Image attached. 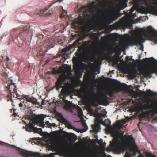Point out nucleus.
<instances>
[{"mask_svg": "<svg viewBox=\"0 0 157 157\" xmlns=\"http://www.w3.org/2000/svg\"><path fill=\"white\" fill-rule=\"evenodd\" d=\"M146 29L147 31L143 29L137 28L136 31L138 34V36H132L126 42L121 44L120 47L117 46L115 48H113L112 50H109V53L112 54L113 52H116L117 51L125 49L129 45L133 46L141 44L145 41L143 35L145 36H147L148 35L151 36L152 40L155 44H157V31L154 29L151 26L147 27Z\"/></svg>", "mask_w": 157, "mask_h": 157, "instance_id": "f257e3e1", "label": "nucleus"}, {"mask_svg": "<svg viewBox=\"0 0 157 157\" xmlns=\"http://www.w3.org/2000/svg\"><path fill=\"white\" fill-rule=\"evenodd\" d=\"M128 140V144L126 145L121 144L117 143V140L113 139L112 142L110 143L111 146L119 153L124 152L127 150L128 147L132 146L130 148L129 151H127L124 157H132V156H136V153H138V146L135 144V142L133 138L131 136L128 135L127 137Z\"/></svg>", "mask_w": 157, "mask_h": 157, "instance_id": "f03ea898", "label": "nucleus"}, {"mask_svg": "<svg viewBox=\"0 0 157 157\" xmlns=\"http://www.w3.org/2000/svg\"><path fill=\"white\" fill-rule=\"evenodd\" d=\"M66 79L65 75H61L59 76L55 83V87L56 90H59L60 88H62L60 94V98H64L66 96H69L73 92L72 89L68 85H66L64 86H62L65 83Z\"/></svg>", "mask_w": 157, "mask_h": 157, "instance_id": "7ed1b4c3", "label": "nucleus"}, {"mask_svg": "<svg viewBox=\"0 0 157 157\" xmlns=\"http://www.w3.org/2000/svg\"><path fill=\"white\" fill-rule=\"evenodd\" d=\"M147 103L144 104H141V109L147 110L151 109L149 112L145 111L139 115V117L140 119L145 118L147 115H148L149 113H157V100L155 99L154 102H153L152 100L148 99L147 101Z\"/></svg>", "mask_w": 157, "mask_h": 157, "instance_id": "20e7f679", "label": "nucleus"}, {"mask_svg": "<svg viewBox=\"0 0 157 157\" xmlns=\"http://www.w3.org/2000/svg\"><path fill=\"white\" fill-rule=\"evenodd\" d=\"M2 79L5 83H6L5 86H6L7 84L6 88L7 91L10 94L11 96H12V93L11 92L12 90H13L14 93L16 94V98L18 99H20L22 98V95L20 93H18L17 92L18 88L17 87L15 84L14 83H13L12 80L8 78L7 77V75H6L2 77Z\"/></svg>", "mask_w": 157, "mask_h": 157, "instance_id": "39448f33", "label": "nucleus"}, {"mask_svg": "<svg viewBox=\"0 0 157 157\" xmlns=\"http://www.w3.org/2000/svg\"><path fill=\"white\" fill-rule=\"evenodd\" d=\"M127 6L126 3H119L116 10L113 12L111 15L110 17L106 20V22L108 24H110L120 17L123 14L120 12L121 9H123Z\"/></svg>", "mask_w": 157, "mask_h": 157, "instance_id": "423d86ee", "label": "nucleus"}, {"mask_svg": "<svg viewBox=\"0 0 157 157\" xmlns=\"http://www.w3.org/2000/svg\"><path fill=\"white\" fill-rule=\"evenodd\" d=\"M132 26V24L130 22H127L125 17H123L118 21L110 25L109 28L113 30L125 29L127 28L131 29Z\"/></svg>", "mask_w": 157, "mask_h": 157, "instance_id": "0eeeda50", "label": "nucleus"}, {"mask_svg": "<svg viewBox=\"0 0 157 157\" xmlns=\"http://www.w3.org/2000/svg\"><path fill=\"white\" fill-rule=\"evenodd\" d=\"M30 26L28 25L25 26H24L20 30L18 34L20 36H23L25 38H26L27 36H32V31L30 29Z\"/></svg>", "mask_w": 157, "mask_h": 157, "instance_id": "6e6552de", "label": "nucleus"}, {"mask_svg": "<svg viewBox=\"0 0 157 157\" xmlns=\"http://www.w3.org/2000/svg\"><path fill=\"white\" fill-rule=\"evenodd\" d=\"M104 117V115L102 114H100L98 115V117L95 119V122H96L95 124L92 125L93 130L94 132H98L99 130L101 129L100 125L99 122L101 121V117Z\"/></svg>", "mask_w": 157, "mask_h": 157, "instance_id": "1a4fd4ad", "label": "nucleus"}, {"mask_svg": "<svg viewBox=\"0 0 157 157\" xmlns=\"http://www.w3.org/2000/svg\"><path fill=\"white\" fill-rule=\"evenodd\" d=\"M143 13L146 14L149 13L157 15V5L144 7L143 9Z\"/></svg>", "mask_w": 157, "mask_h": 157, "instance_id": "9d476101", "label": "nucleus"}, {"mask_svg": "<svg viewBox=\"0 0 157 157\" xmlns=\"http://www.w3.org/2000/svg\"><path fill=\"white\" fill-rule=\"evenodd\" d=\"M52 4L50 5L47 8H45L42 10H38L37 14L42 15L44 14L47 16H48L52 13V11L49 10V8L52 5Z\"/></svg>", "mask_w": 157, "mask_h": 157, "instance_id": "9b49d317", "label": "nucleus"}, {"mask_svg": "<svg viewBox=\"0 0 157 157\" xmlns=\"http://www.w3.org/2000/svg\"><path fill=\"white\" fill-rule=\"evenodd\" d=\"M118 87L120 89L123 90L127 92H129L131 91L130 87L125 84L120 83L118 86Z\"/></svg>", "mask_w": 157, "mask_h": 157, "instance_id": "f8f14e48", "label": "nucleus"}, {"mask_svg": "<svg viewBox=\"0 0 157 157\" xmlns=\"http://www.w3.org/2000/svg\"><path fill=\"white\" fill-rule=\"evenodd\" d=\"M25 100L27 102L32 103L33 104L39 105V103L37 101V100L34 97H29L28 96H26L25 97Z\"/></svg>", "mask_w": 157, "mask_h": 157, "instance_id": "ddd939ff", "label": "nucleus"}, {"mask_svg": "<svg viewBox=\"0 0 157 157\" xmlns=\"http://www.w3.org/2000/svg\"><path fill=\"white\" fill-rule=\"evenodd\" d=\"M90 37L95 42H98L99 41V35L96 33L90 32Z\"/></svg>", "mask_w": 157, "mask_h": 157, "instance_id": "4468645a", "label": "nucleus"}, {"mask_svg": "<svg viewBox=\"0 0 157 157\" xmlns=\"http://www.w3.org/2000/svg\"><path fill=\"white\" fill-rule=\"evenodd\" d=\"M26 130L27 131L31 132L32 131H34L35 129H37V128L33 126V124L31 122H30L28 124H27L26 125Z\"/></svg>", "mask_w": 157, "mask_h": 157, "instance_id": "2eb2a0df", "label": "nucleus"}, {"mask_svg": "<svg viewBox=\"0 0 157 157\" xmlns=\"http://www.w3.org/2000/svg\"><path fill=\"white\" fill-rule=\"evenodd\" d=\"M44 117L43 115H39L37 117V119L39 120V126L40 127L44 128L45 126V124L44 123Z\"/></svg>", "mask_w": 157, "mask_h": 157, "instance_id": "dca6fc26", "label": "nucleus"}, {"mask_svg": "<svg viewBox=\"0 0 157 157\" xmlns=\"http://www.w3.org/2000/svg\"><path fill=\"white\" fill-rule=\"evenodd\" d=\"M138 153L139 155L137 157H144V156L141 153L140 150H138ZM145 157H156L155 155H153L152 153L147 152H145Z\"/></svg>", "mask_w": 157, "mask_h": 157, "instance_id": "f3484780", "label": "nucleus"}, {"mask_svg": "<svg viewBox=\"0 0 157 157\" xmlns=\"http://www.w3.org/2000/svg\"><path fill=\"white\" fill-rule=\"evenodd\" d=\"M75 46L73 43L71 45H70L62 49V51L63 52L65 53L67 52L70 50L71 49L74 48Z\"/></svg>", "mask_w": 157, "mask_h": 157, "instance_id": "a211bd4d", "label": "nucleus"}, {"mask_svg": "<svg viewBox=\"0 0 157 157\" xmlns=\"http://www.w3.org/2000/svg\"><path fill=\"white\" fill-rule=\"evenodd\" d=\"M52 43L49 40H47L44 43V45L47 48H50L53 47Z\"/></svg>", "mask_w": 157, "mask_h": 157, "instance_id": "6ab92c4d", "label": "nucleus"}, {"mask_svg": "<svg viewBox=\"0 0 157 157\" xmlns=\"http://www.w3.org/2000/svg\"><path fill=\"white\" fill-rule=\"evenodd\" d=\"M108 97L105 95H104L102 98L100 99L99 101L101 104H104L108 102Z\"/></svg>", "mask_w": 157, "mask_h": 157, "instance_id": "aec40b11", "label": "nucleus"}, {"mask_svg": "<svg viewBox=\"0 0 157 157\" xmlns=\"http://www.w3.org/2000/svg\"><path fill=\"white\" fill-rule=\"evenodd\" d=\"M80 24V22L78 20H75L73 21L71 23L73 28L75 29H77L78 28V25Z\"/></svg>", "mask_w": 157, "mask_h": 157, "instance_id": "412c9836", "label": "nucleus"}, {"mask_svg": "<svg viewBox=\"0 0 157 157\" xmlns=\"http://www.w3.org/2000/svg\"><path fill=\"white\" fill-rule=\"evenodd\" d=\"M63 123L69 129H71L72 128V126L71 124L66 119L63 120Z\"/></svg>", "mask_w": 157, "mask_h": 157, "instance_id": "4be33fe9", "label": "nucleus"}, {"mask_svg": "<svg viewBox=\"0 0 157 157\" xmlns=\"http://www.w3.org/2000/svg\"><path fill=\"white\" fill-rule=\"evenodd\" d=\"M78 96L82 98H83L85 97V92L82 90H79L78 92Z\"/></svg>", "mask_w": 157, "mask_h": 157, "instance_id": "5701e85b", "label": "nucleus"}, {"mask_svg": "<svg viewBox=\"0 0 157 157\" xmlns=\"http://www.w3.org/2000/svg\"><path fill=\"white\" fill-rule=\"evenodd\" d=\"M126 123V120L124 119H123L121 120L120 121H117V124H115L117 127H120L121 126V123H122L123 124H124Z\"/></svg>", "mask_w": 157, "mask_h": 157, "instance_id": "b1692460", "label": "nucleus"}, {"mask_svg": "<svg viewBox=\"0 0 157 157\" xmlns=\"http://www.w3.org/2000/svg\"><path fill=\"white\" fill-rule=\"evenodd\" d=\"M148 94L150 96L152 97L157 96V93L155 92H153L152 91L150 90H147Z\"/></svg>", "mask_w": 157, "mask_h": 157, "instance_id": "393cba45", "label": "nucleus"}, {"mask_svg": "<svg viewBox=\"0 0 157 157\" xmlns=\"http://www.w3.org/2000/svg\"><path fill=\"white\" fill-rule=\"evenodd\" d=\"M74 58L75 59V61L74 62V68L77 69L78 68V59L77 57H75Z\"/></svg>", "mask_w": 157, "mask_h": 157, "instance_id": "a878e982", "label": "nucleus"}, {"mask_svg": "<svg viewBox=\"0 0 157 157\" xmlns=\"http://www.w3.org/2000/svg\"><path fill=\"white\" fill-rule=\"evenodd\" d=\"M136 94L139 97H141L143 95L145 94V92L139 90L138 91L136 92Z\"/></svg>", "mask_w": 157, "mask_h": 157, "instance_id": "bb28decb", "label": "nucleus"}, {"mask_svg": "<svg viewBox=\"0 0 157 157\" xmlns=\"http://www.w3.org/2000/svg\"><path fill=\"white\" fill-rule=\"evenodd\" d=\"M77 111L79 117H81L83 116L82 110L79 107H78V108L77 109Z\"/></svg>", "mask_w": 157, "mask_h": 157, "instance_id": "cd10ccee", "label": "nucleus"}, {"mask_svg": "<svg viewBox=\"0 0 157 157\" xmlns=\"http://www.w3.org/2000/svg\"><path fill=\"white\" fill-rule=\"evenodd\" d=\"M46 124H47V126L48 127H51V126H53L55 127V124H51L49 123L48 121L46 122Z\"/></svg>", "mask_w": 157, "mask_h": 157, "instance_id": "c85d7f7f", "label": "nucleus"}, {"mask_svg": "<svg viewBox=\"0 0 157 157\" xmlns=\"http://www.w3.org/2000/svg\"><path fill=\"white\" fill-rule=\"evenodd\" d=\"M79 41V39H77L73 43V44L75 46H78L80 44Z\"/></svg>", "mask_w": 157, "mask_h": 157, "instance_id": "c756f323", "label": "nucleus"}, {"mask_svg": "<svg viewBox=\"0 0 157 157\" xmlns=\"http://www.w3.org/2000/svg\"><path fill=\"white\" fill-rule=\"evenodd\" d=\"M52 148L55 151H57L58 150H59L57 146L56 145L53 146H52Z\"/></svg>", "mask_w": 157, "mask_h": 157, "instance_id": "7c9ffc66", "label": "nucleus"}, {"mask_svg": "<svg viewBox=\"0 0 157 157\" xmlns=\"http://www.w3.org/2000/svg\"><path fill=\"white\" fill-rule=\"evenodd\" d=\"M42 131V130L41 128H37V129H35L34 132H41Z\"/></svg>", "mask_w": 157, "mask_h": 157, "instance_id": "2f4dec72", "label": "nucleus"}, {"mask_svg": "<svg viewBox=\"0 0 157 157\" xmlns=\"http://www.w3.org/2000/svg\"><path fill=\"white\" fill-rule=\"evenodd\" d=\"M82 125L84 126L85 128L86 129V130L88 129V127L85 122H82Z\"/></svg>", "mask_w": 157, "mask_h": 157, "instance_id": "473e14b6", "label": "nucleus"}, {"mask_svg": "<svg viewBox=\"0 0 157 157\" xmlns=\"http://www.w3.org/2000/svg\"><path fill=\"white\" fill-rule=\"evenodd\" d=\"M118 61L117 60H114L113 62V63L114 65H117L118 63Z\"/></svg>", "mask_w": 157, "mask_h": 157, "instance_id": "72a5a7b5", "label": "nucleus"}, {"mask_svg": "<svg viewBox=\"0 0 157 157\" xmlns=\"http://www.w3.org/2000/svg\"><path fill=\"white\" fill-rule=\"evenodd\" d=\"M125 59L126 60H127V62H128V61H130V58L129 56H127L126 57Z\"/></svg>", "mask_w": 157, "mask_h": 157, "instance_id": "f704fd0d", "label": "nucleus"}, {"mask_svg": "<svg viewBox=\"0 0 157 157\" xmlns=\"http://www.w3.org/2000/svg\"><path fill=\"white\" fill-rule=\"evenodd\" d=\"M109 36H105L102 37V38L104 39H105V40H107L109 38Z\"/></svg>", "mask_w": 157, "mask_h": 157, "instance_id": "c9c22d12", "label": "nucleus"}, {"mask_svg": "<svg viewBox=\"0 0 157 157\" xmlns=\"http://www.w3.org/2000/svg\"><path fill=\"white\" fill-rule=\"evenodd\" d=\"M5 58V59H6V64L7 62L9 61V58L7 56H6V57Z\"/></svg>", "mask_w": 157, "mask_h": 157, "instance_id": "e433bc0d", "label": "nucleus"}, {"mask_svg": "<svg viewBox=\"0 0 157 157\" xmlns=\"http://www.w3.org/2000/svg\"><path fill=\"white\" fill-rule=\"evenodd\" d=\"M65 16V15L63 13H61L60 14V17L61 18Z\"/></svg>", "mask_w": 157, "mask_h": 157, "instance_id": "4c0bfd02", "label": "nucleus"}, {"mask_svg": "<svg viewBox=\"0 0 157 157\" xmlns=\"http://www.w3.org/2000/svg\"><path fill=\"white\" fill-rule=\"evenodd\" d=\"M5 144V143L4 142H2L1 141H0V144L1 145H4Z\"/></svg>", "mask_w": 157, "mask_h": 157, "instance_id": "58836bf2", "label": "nucleus"}, {"mask_svg": "<svg viewBox=\"0 0 157 157\" xmlns=\"http://www.w3.org/2000/svg\"><path fill=\"white\" fill-rule=\"evenodd\" d=\"M98 8V12L99 13H101V10Z\"/></svg>", "mask_w": 157, "mask_h": 157, "instance_id": "ea45409f", "label": "nucleus"}, {"mask_svg": "<svg viewBox=\"0 0 157 157\" xmlns=\"http://www.w3.org/2000/svg\"><path fill=\"white\" fill-rule=\"evenodd\" d=\"M19 105L20 107H22L23 106V104L21 103H20Z\"/></svg>", "mask_w": 157, "mask_h": 157, "instance_id": "a19ab883", "label": "nucleus"}, {"mask_svg": "<svg viewBox=\"0 0 157 157\" xmlns=\"http://www.w3.org/2000/svg\"><path fill=\"white\" fill-rule=\"evenodd\" d=\"M91 13H94V10L93 8L91 9Z\"/></svg>", "mask_w": 157, "mask_h": 157, "instance_id": "79ce46f5", "label": "nucleus"}, {"mask_svg": "<svg viewBox=\"0 0 157 157\" xmlns=\"http://www.w3.org/2000/svg\"><path fill=\"white\" fill-rule=\"evenodd\" d=\"M12 115L14 116V117H15L16 116H17V114L15 113H13V114Z\"/></svg>", "mask_w": 157, "mask_h": 157, "instance_id": "37998d69", "label": "nucleus"}, {"mask_svg": "<svg viewBox=\"0 0 157 157\" xmlns=\"http://www.w3.org/2000/svg\"><path fill=\"white\" fill-rule=\"evenodd\" d=\"M67 69H68V70L70 71L71 70V68L70 67H69V68H68Z\"/></svg>", "mask_w": 157, "mask_h": 157, "instance_id": "c03bdc74", "label": "nucleus"}, {"mask_svg": "<svg viewBox=\"0 0 157 157\" xmlns=\"http://www.w3.org/2000/svg\"><path fill=\"white\" fill-rule=\"evenodd\" d=\"M130 61H134V60L132 59V58L131 57V58H130Z\"/></svg>", "mask_w": 157, "mask_h": 157, "instance_id": "a18cd8bd", "label": "nucleus"}, {"mask_svg": "<svg viewBox=\"0 0 157 157\" xmlns=\"http://www.w3.org/2000/svg\"><path fill=\"white\" fill-rule=\"evenodd\" d=\"M140 58H141V56L140 55H139V59H140Z\"/></svg>", "mask_w": 157, "mask_h": 157, "instance_id": "49530a36", "label": "nucleus"}, {"mask_svg": "<svg viewBox=\"0 0 157 157\" xmlns=\"http://www.w3.org/2000/svg\"><path fill=\"white\" fill-rule=\"evenodd\" d=\"M102 146H103V147H105V144H103Z\"/></svg>", "mask_w": 157, "mask_h": 157, "instance_id": "de8ad7c7", "label": "nucleus"}, {"mask_svg": "<svg viewBox=\"0 0 157 157\" xmlns=\"http://www.w3.org/2000/svg\"><path fill=\"white\" fill-rule=\"evenodd\" d=\"M99 61H100V60H99V59H97V60H96V62H99Z\"/></svg>", "mask_w": 157, "mask_h": 157, "instance_id": "09e8293b", "label": "nucleus"}, {"mask_svg": "<svg viewBox=\"0 0 157 157\" xmlns=\"http://www.w3.org/2000/svg\"><path fill=\"white\" fill-rule=\"evenodd\" d=\"M101 122L103 123H104L105 122H104V121H103L102 120H101Z\"/></svg>", "mask_w": 157, "mask_h": 157, "instance_id": "8fccbe9b", "label": "nucleus"}, {"mask_svg": "<svg viewBox=\"0 0 157 157\" xmlns=\"http://www.w3.org/2000/svg\"><path fill=\"white\" fill-rule=\"evenodd\" d=\"M94 60H96V58L95 57H94Z\"/></svg>", "mask_w": 157, "mask_h": 157, "instance_id": "3c124183", "label": "nucleus"}, {"mask_svg": "<svg viewBox=\"0 0 157 157\" xmlns=\"http://www.w3.org/2000/svg\"><path fill=\"white\" fill-rule=\"evenodd\" d=\"M54 71H55V73H56V70H55V69H54Z\"/></svg>", "mask_w": 157, "mask_h": 157, "instance_id": "603ef678", "label": "nucleus"}, {"mask_svg": "<svg viewBox=\"0 0 157 157\" xmlns=\"http://www.w3.org/2000/svg\"><path fill=\"white\" fill-rule=\"evenodd\" d=\"M66 107L67 108H69V107H68V106H66Z\"/></svg>", "mask_w": 157, "mask_h": 157, "instance_id": "864d4df0", "label": "nucleus"}, {"mask_svg": "<svg viewBox=\"0 0 157 157\" xmlns=\"http://www.w3.org/2000/svg\"><path fill=\"white\" fill-rule=\"evenodd\" d=\"M136 4H135H135H134V6H136Z\"/></svg>", "mask_w": 157, "mask_h": 157, "instance_id": "5fc2aeb1", "label": "nucleus"}, {"mask_svg": "<svg viewBox=\"0 0 157 157\" xmlns=\"http://www.w3.org/2000/svg\"><path fill=\"white\" fill-rule=\"evenodd\" d=\"M12 147H15V146H13V145H12Z\"/></svg>", "mask_w": 157, "mask_h": 157, "instance_id": "6e6d98bb", "label": "nucleus"}, {"mask_svg": "<svg viewBox=\"0 0 157 157\" xmlns=\"http://www.w3.org/2000/svg\"><path fill=\"white\" fill-rule=\"evenodd\" d=\"M137 6H138V3L137 4Z\"/></svg>", "mask_w": 157, "mask_h": 157, "instance_id": "4d7b16f0", "label": "nucleus"}]
</instances>
